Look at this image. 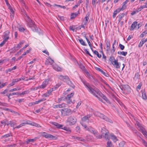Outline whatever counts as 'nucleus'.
Returning a JSON list of instances; mask_svg holds the SVG:
<instances>
[{
    "label": "nucleus",
    "mask_w": 147,
    "mask_h": 147,
    "mask_svg": "<svg viewBox=\"0 0 147 147\" xmlns=\"http://www.w3.org/2000/svg\"><path fill=\"white\" fill-rule=\"evenodd\" d=\"M81 81L83 83L85 87L87 88L88 90L91 94L97 98H98V96H102V98L107 102H108L109 100L104 95L102 94L99 90L96 88H92L90 85L86 81L80 78Z\"/></svg>",
    "instance_id": "1"
},
{
    "label": "nucleus",
    "mask_w": 147,
    "mask_h": 147,
    "mask_svg": "<svg viewBox=\"0 0 147 147\" xmlns=\"http://www.w3.org/2000/svg\"><path fill=\"white\" fill-rule=\"evenodd\" d=\"M25 20L26 21L27 26L34 32L37 30V27L34 24V22L32 20L28 15L25 13L24 15Z\"/></svg>",
    "instance_id": "2"
},
{
    "label": "nucleus",
    "mask_w": 147,
    "mask_h": 147,
    "mask_svg": "<svg viewBox=\"0 0 147 147\" xmlns=\"http://www.w3.org/2000/svg\"><path fill=\"white\" fill-rule=\"evenodd\" d=\"M81 124L82 126L86 128L87 130L90 131L91 133H93L97 138H102V136L100 135L98 136V132L94 128L90 126L87 127L86 125L82 122H81Z\"/></svg>",
    "instance_id": "3"
},
{
    "label": "nucleus",
    "mask_w": 147,
    "mask_h": 147,
    "mask_svg": "<svg viewBox=\"0 0 147 147\" xmlns=\"http://www.w3.org/2000/svg\"><path fill=\"white\" fill-rule=\"evenodd\" d=\"M109 60L115 68L118 69L120 68L121 63L118 62V59H115L113 56H111Z\"/></svg>",
    "instance_id": "4"
},
{
    "label": "nucleus",
    "mask_w": 147,
    "mask_h": 147,
    "mask_svg": "<svg viewBox=\"0 0 147 147\" xmlns=\"http://www.w3.org/2000/svg\"><path fill=\"white\" fill-rule=\"evenodd\" d=\"M94 115L110 123H112V121L109 119L106 116L102 113H101L95 111L94 113Z\"/></svg>",
    "instance_id": "5"
},
{
    "label": "nucleus",
    "mask_w": 147,
    "mask_h": 147,
    "mask_svg": "<svg viewBox=\"0 0 147 147\" xmlns=\"http://www.w3.org/2000/svg\"><path fill=\"white\" fill-rule=\"evenodd\" d=\"M67 121L69 125H72L76 123L77 121V119L74 116H70L68 117Z\"/></svg>",
    "instance_id": "6"
},
{
    "label": "nucleus",
    "mask_w": 147,
    "mask_h": 147,
    "mask_svg": "<svg viewBox=\"0 0 147 147\" xmlns=\"http://www.w3.org/2000/svg\"><path fill=\"white\" fill-rule=\"evenodd\" d=\"M136 124L138 126L137 127L138 129L141 131L145 136H147V132L146 131L145 128L143 127L142 125L138 122H136Z\"/></svg>",
    "instance_id": "7"
},
{
    "label": "nucleus",
    "mask_w": 147,
    "mask_h": 147,
    "mask_svg": "<svg viewBox=\"0 0 147 147\" xmlns=\"http://www.w3.org/2000/svg\"><path fill=\"white\" fill-rule=\"evenodd\" d=\"M74 94V92H73L70 94L67 95L66 97V102L69 105L72 103H73L72 100V98H73Z\"/></svg>",
    "instance_id": "8"
},
{
    "label": "nucleus",
    "mask_w": 147,
    "mask_h": 147,
    "mask_svg": "<svg viewBox=\"0 0 147 147\" xmlns=\"http://www.w3.org/2000/svg\"><path fill=\"white\" fill-rule=\"evenodd\" d=\"M102 136L106 139H109V133L108 131L105 127L101 129Z\"/></svg>",
    "instance_id": "9"
},
{
    "label": "nucleus",
    "mask_w": 147,
    "mask_h": 147,
    "mask_svg": "<svg viewBox=\"0 0 147 147\" xmlns=\"http://www.w3.org/2000/svg\"><path fill=\"white\" fill-rule=\"evenodd\" d=\"M61 114L63 116H65L71 113V110L69 109L64 108L61 110Z\"/></svg>",
    "instance_id": "10"
},
{
    "label": "nucleus",
    "mask_w": 147,
    "mask_h": 147,
    "mask_svg": "<svg viewBox=\"0 0 147 147\" xmlns=\"http://www.w3.org/2000/svg\"><path fill=\"white\" fill-rule=\"evenodd\" d=\"M23 121L24 122L23 123H22L23 124L24 126L25 124H29L37 127H39L40 126L39 125L33 122H32L29 120H24Z\"/></svg>",
    "instance_id": "11"
},
{
    "label": "nucleus",
    "mask_w": 147,
    "mask_h": 147,
    "mask_svg": "<svg viewBox=\"0 0 147 147\" xmlns=\"http://www.w3.org/2000/svg\"><path fill=\"white\" fill-rule=\"evenodd\" d=\"M92 116V115L91 114H88L83 117L82 118V121H85L87 120H89V122H92L93 121V119H90V120L89 119Z\"/></svg>",
    "instance_id": "12"
},
{
    "label": "nucleus",
    "mask_w": 147,
    "mask_h": 147,
    "mask_svg": "<svg viewBox=\"0 0 147 147\" xmlns=\"http://www.w3.org/2000/svg\"><path fill=\"white\" fill-rule=\"evenodd\" d=\"M42 136L47 138L53 139L55 136L50 134H47L45 132H43L42 134Z\"/></svg>",
    "instance_id": "13"
},
{
    "label": "nucleus",
    "mask_w": 147,
    "mask_h": 147,
    "mask_svg": "<svg viewBox=\"0 0 147 147\" xmlns=\"http://www.w3.org/2000/svg\"><path fill=\"white\" fill-rule=\"evenodd\" d=\"M49 81L48 79L45 80L43 82L42 85L39 86L40 88L43 89L45 88L48 84Z\"/></svg>",
    "instance_id": "14"
},
{
    "label": "nucleus",
    "mask_w": 147,
    "mask_h": 147,
    "mask_svg": "<svg viewBox=\"0 0 147 147\" xmlns=\"http://www.w3.org/2000/svg\"><path fill=\"white\" fill-rule=\"evenodd\" d=\"M129 1V0H126L123 3V5L122 7L119 8L121 11H123L127 7L126 4Z\"/></svg>",
    "instance_id": "15"
},
{
    "label": "nucleus",
    "mask_w": 147,
    "mask_h": 147,
    "mask_svg": "<svg viewBox=\"0 0 147 147\" xmlns=\"http://www.w3.org/2000/svg\"><path fill=\"white\" fill-rule=\"evenodd\" d=\"M50 123L55 126L57 128H62L63 126V125L59 124H58V123L55 122L51 121L50 122Z\"/></svg>",
    "instance_id": "16"
},
{
    "label": "nucleus",
    "mask_w": 147,
    "mask_h": 147,
    "mask_svg": "<svg viewBox=\"0 0 147 147\" xmlns=\"http://www.w3.org/2000/svg\"><path fill=\"white\" fill-rule=\"evenodd\" d=\"M53 67L54 69L57 71H61V68L56 64L53 65Z\"/></svg>",
    "instance_id": "17"
},
{
    "label": "nucleus",
    "mask_w": 147,
    "mask_h": 147,
    "mask_svg": "<svg viewBox=\"0 0 147 147\" xmlns=\"http://www.w3.org/2000/svg\"><path fill=\"white\" fill-rule=\"evenodd\" d=\"M142 94V99L144 100H146L147 99V96L146 93L144 90L141 91Z\"/></svg>",
    "instance_id": "18"
},
{
    "label": "nucleus",
    "mask_w": 147,
    "mask_h": 147,
    "mask_svg": "<svg viewBox=\"0 0 147 147\" xmlns=\"http://www.w3.org/2000/svg\"><path fill=\"white\" fill-rule=\"evenodd\" d=\"M66 104L65 103H62L59 104L57 105H55V107L56 108H61L62 107H66Z\"/></svg>",
    "instance_id": "19"
},
{
    "label": "nucleus",
    "mask_w": 147,
    "mask_h": 147,
    "mask_svg": "<svg viewBox=\"0 0 147 147\" xmlns=\"http://www.w3.org/2000/svg\"><path fill=\"white\" fill-rule=\"evenodd\" d=\"M137 24V22L136 21L134 22L132 24L130 30H133L136 28Z\"/></svg>",
    "instance_id": "20"
},
{
    "label": "nucleus",
    "mask_w": 147,
    "mask_h": 147,
    "mask_svg": "<svg viewBox=\"0 0 147 147\" xmlns=\"http://www.w3.org/2000/svg\"><path fill=\"white\" fill-rule=\"evenodd\" d=\"M110 136L112 140L114 142H115L118 140L117 137L114 135L113 134H111Z\"/></svg>",
    "instance_id": "21"
},
{
    "label": "nucleus",
    "mask_w": 147,
    "mask_h": 147,
    "mask_svg": "<svg viewBox=\"0 0 147 147\" xmlns=\"http://www.w3.org/2000/svg\"><path fill=\"white\" fill-rule=\"evenodd\" d=\"M89 18V13H87L84 18L85 20L84 21V24L86 25L87 23Z\"/></svg>",
    "instance_id": "22"
},
{
    "label": "nucleus",
    "mask_w": 147,
    "mask_h": 147,
    "mask_svg": "<svg viewBox=\"0 0 147 147\" xmlns=\"http://www.w3.org/2000/svg\"><path fill=\"white\" fill-rule=\"evenodd\" d=\"M120 11H121V10L119 8L117 9L115 11L113 12V18H115L117 14L119 13Z\"/></svg>",
    "instance_id": "23"
},
{
    "label": "nucleus",
    "mask_w": 147,
    "mask_h": 147,
    "mask_svg": "<svg viewBox=\"0 0 147 147\" xmlns=\"http://www.w3.org/2000/svg\"><path fill=\"white\" fill-rule=\"evenodd\" d=\"M37 138L36 137H35L33 139H29L26 141V143L27 144H29L31 142H33L34 141H36Z\"/></svg>",
    "instance_id": "24"
},
{
    "label": "nucleus",
    "mask_w": 147,
    "mask_h": 147,
    "mask_svg": "<svg viewBox=\"0 0 147 147\" xmlns=\"http://www.w3.org/2000/svg\"><path fill=\"white\" fill-rule=\"evenodd\" d=\"M85 73L87 77H88L89 79L91 80L94 79L93 77L92 76H91L90 75L88 72L86 71L85 72Z\"/></svg>",
    "instance_id": "25"
},
{
    "label": "nucleus",
    "mask_w": 147,
    "mask_h": 147,
    "mask_svg": "<svg viewBox=\"0 0 147 147\" xmlns=\"http://www.w3.org/2000/svg\"><path fill=\"white\" fill-rule=\"evenodd\" d=\"M21 47V46L20 45L19 43L18 44L16 47H14L12 49V50L13 51L14 50H15L14 51L15 52L16 51L18 50Z\"/></svg>",
    "instance_id": "26"
},
{
    "label": "nucleus",
    "mask_w": 147,
    "mask_h": 147,
    "mask_svg": "<svg viewBox=\"0 0 147 147\" xmlns=\"http://www.w3.org/2000/svg\"><path fill=\"white\" fill-rule=\"evenodd\" d=\"M106 45L107 48V50L108 51L110 49V42L108 40H107L106 43Z\"/></svg>",
    "instance_id": "27"
},
{
    "label": "nucleus",
    "mask_w": 147,
    "mask_h": 147,
    "mask_svg": "<svg viewBox=\"0 0 147 147\" xmlns=\"http://www.w3.org/2000/svg\"><path fill=\"white\" fill-rule=\"evenodd\" d=\"M67 84L70 86L74 88V84H73L72 82L70 81V79L67 82H66Z\"/></svg>",
    "instance_id": "28"
},
{
    "label": "nucleus",
    "mask_w": 147,
    "mask_h": 147,
    "mask_svg": "<svg viewBox=\"0 0 147 147\" xmlns=\"http://www.w3.org/2000/svg\"><path fill=\"white\" fill-rule=\"evenodd\" d=\"M23 79L22 78H16L15 79L13 80L12 81V82H13V83H14L15 84V83L16 82H17L18 81H21L22 80H23Z\"/></svg>",
    "instance_id": "29"
},
{
    "label": "nucleus",
    "mask_w": 147,
    "mask_h": 147,
    "mask_svg": "<svg viewBox=\"0 0 147 147\" xmlns=\"http://www.w3.org/2000/svg\"><path fill=\"white\" fill-rule=\"evenodd\" d=\"M107 147H113V145L111 141L109 140L107 143Z\"/></svg>",
    "instance_id": "30"
},
{
    "label": "nucleus",
    "mask_w": 147,
    "mask_h": 147,
    "mask_svg": "<svg viewBox=\"0 0 147 147\" xmlns=\"http://www.w3.org/2000/svg\"><path fill=\"white\" fill-rule=\"evenodd\" d=\"M21 90V88L19 87H17L15 88H14L11 89L9 91V92H12L13 91H16L17 90Z\"/></svg>",
    "instance_id": "31"
},
{
    "label": "nucleus",
    "mask_w": 147,
    "mask_h": 147,
    "mask_svg": "<svg viewBox=\"0 0 147 147\" xmlns=\"http://www.w3.org/2000/svg\"><path fill=\"white\" fill-rule=\"evenodd\" d=\"M98 1L97 0H92V4L94 7H96V3H98Z\"/></svg>",
    "instance_id": "32"
},
{
    "label": "nucleus",
    "mask_w": 147,
    "mask_h": 147,
    "mask_svg": "<svg viewBox=\"0 0 147 147\" xmlns=\"http://www.w3.org/2000/svg\"><path fill=\"white\" fill-rule=\"evenodd\" d=\"M145 8H147V6L146 5H141L139 8L138 9V11H141L143 9Z\"/></svg>",
    "instance_id": "33"
},
{
    "label": "nucleus",
    "mask_w": 147,
    "mask_h": 147,
    "mask_svg": "<svg viewBox=\"0 0 147 147\" xmlns=\"http://www.w3.org/2000/svg\"><path fill=\"white\" fill-rule=\"evenodd\" d=\"M78 40L80 44L83 46H86V44L82 39H79Z\"/></svg>",
    "instance_id": "34"
},
{
    "label": "nucleus",
    "mask_w": 147,
    "mask_h": 147,
    "mask_svg": "<svg viewBox=\"0 0 147 147\" xmlns=\"http://www.w3.org/2000/svg\"><path fill=\"white\" fill-rule=\"evenodd\" d=\"M93 53L95 55H96L99 58H100L101 57V54H99L98 52L96 51H93Z\"/></svg>",
    "instance_id": "35"
},
{
    "label": "nucleus",
    "mask_w": 147,
    "mask_h": 147,
    "mask_svg": "<svg viewBox=\"0 0 147 147\" xmlns=\"http://www.w3.org/2000/svg\"><path fill=\"white\" fill-rule=\"evenodd\" d=\"M118 53L119 55H121L123 56H125L127 54V52H124V51H118Z\"/></svg>",
    "instance_id": "36"
},
{
    "label": "nucleus",
    "mask_w": 147,
    "mask_h": 147,
    "mask_svg": "<svg viewBox=\"0 0 147 147\" xmlns=\"http://www.w3.org/2000/svg\"><path fill=\"white\" fill-rule=\"evenodd\" d=\"M6 124L7 125H10L11 127H13L15 125V123L12 122V121H10L8 122V123H7Z\"/></svg>",
    "instance_id": "37"
},
{
    "label": "nucleus",
    "mask_w": 147,
    "mask_h": 147,
    "mask_svg": "<svg viewBox=\"0 0 147 147\" xmlns=\"http://www.w3.org/2000/svg\"><path fill=\"white\" fill-rule=\"evenodd\" d=\"M29 92L28 90H26L23 92H22L20 93L19 94V95H24L29 93Z\"/></svg>",
    "instance_id": "38"
},
{
    "label": "nucleus",
    "mask_w": 147,
    "mask_h": 147,
    "mask_svg": "<svg viewBox=\"0 0 147 147\" xmlns=\"http://www.w3.org/2000/svg\"><path fill=\"white\" fill-rule=\"evenodd\" d=\"M77 15V14L76 13H72L71 14V19H73L76 17Z\"/></svg>",
    "instance_id": "39"
},
{
    "label": "nucleus",
    "mask_w": 147,
    "mask_h": 147,
    "mask_svg": "<svg viewBox=\"0 0 147 147\" xmlns=\"http://www.w3.org/2000/svg\"><path fill=\"white\" fill-rule=\"evenodd\" d=\"M64 80L63 81L66 82H67L68 81L69 79V77L67 76H64Z\"/></svg>",
    "instance_id": "40"
},
{
    "label": "nucleus",
    "mask_w": 147,
    "mask_h": 147,
    "mask_svg": "<svg viewBox=\"0 0 147 147\" xmlns=\"http://www.w3.org/2000/svg\"><path fill=\"white\" fill-rule=\"evenodd\" d=\"M76 139L79 141H83L84 140V139L81 137H77L76 138Z\"/></svg>",
    "instance_id": "41"
},
{
    "label": "nucleus",
    "mask_w": 147,
    "mask_h": 147,
    "mask_svg": "<svg viewBox=\"0 0 147 147\" xmlns=\"http://www.w3.org/2000/svg\"><path fill=\"white\" fill-rule=\"evenodd\" d=\"M11 136V134H6L5 135H4L2 137V138L3 139H5L6 138H8Z\"/></svg>",
    "instance_id": "42"
},
{
    "label": "nucleus",
    "mask_w": 147,
    "mask_h": 147,
    "mask_svg": "<svg viewBox=\"0 0 147 147\" xmlns=\"http://www.w3.org/2000/svg\"><path fill=\"white\" fill-rule=\"evenodd\" d=\"M125 15V13H122L120 14L119 16V20L121 21L122 18Z\"/></svg>",
    "instance_id": "43"
},
{
    "label": "nucleus",
    "mask_w": 147,
    "mask_h": 147,
    "mask_svg": "<svg viewBox=\"0 0 147 147\" xmlns=\"http://www.w3.org/2000/svg\"><path fill=\"white\" fill-rule=\"evenodd\" d=\"M40 88L39 87V86L35 87H32L31 88H30V90L32 91H34Z\"/></svg>",
    "instance_id": "44"
},
{
    "label": "nucleus",
    "mask_w": 147,
    "mask_h": 147,
    "mask_svg": "<svg viewBox=\"0 0 147 147\" xmlns=\"http://www.w3.org/2000/svg\"><path fill=\"white\" fill-rule=\"evenodd\" d=\"M142 143L143 145L145 147H147V142L146 141L142 139Z\"/></svg>",
    "instance_id": "45"
},
{
    "label": "nucleus",
    "mask_w": 147,
    "mask_h": 147,
    "mask_svg": "<svg viewBox=\"0 0 147 147\" xmlns=\"http://www.w3.org/2000/svg\"><path fill=\"white\" fill-rule=\"evenodd\" d=\"M124 87L126 88V89H124V90L125 92H128L129 90V87L128 85H126L124 86Z\"/></svg>",
    "instance_id": "46"
},
{
    "label": "nucleus",
    "mask_w": 147,
    "mask_h": 147,
    "mask_svg": "<svg viewBox=\"0 0 147 147\" xmlns=\"http://www.w3.org/2000/svg\"><path fill=\"white\" fill-rule=\"evenodd\" d=\"M64 76L62 75H58L57 76V77L59 79L63 81L64 80Z\"/></svg>",
    "instance_id": "47"
},
{
    "label": "nucleus",
    "mask_w": 147,
    "mask_h": 147,
    "mask_svg": "<svg viewBox=\"0 0 147 147\" xmlns=\"http://www.w3.org/2000/svg\"><path fill=\"white\" fill-rule=\"evenodd\" d=\"M26 29L23 27H21L19 28V31L20 32H23L26 30Z\"/></svg>",
    "instance_id": "48"
},
{
    "label": "nucleus",
    "mask_w": 147,
    "mask_h": 147,
    "mask_svg": "<svg viewBox=\"0 0 147 147\" xmlns=\"http://www.w3.org/2000/svg\"><path fill=\"white\" fill-rule=\"evenodd\" d=\"M147 34V30H145L140 35V36L141 37H143L146 34Z\"/></svg>",
    "instance_id": "49"
},
{
    "label": "nucleus",
    "mask_w": 147,
    "mask_h": 147,
    "mask_svg": "<svg viewBox=\"0 0 147 147\" xmlns=\"http://www.w3.org/2000/svg\"><path fill=\"white\" fill-rule=\"evenodd\" d=\"M19 94H20V92H13L9 94V95H10L11 96L14 95H19Z\"/></svg>",
    "instance_id": "50"
},
{
    "label": "nucleus",
    "mask_w": 147,
    "mask_h": 147,
    "mask_svg": "<svg viewBox=\"0 0 147 147\" xmlns=\"http://www.w3.org/2000/svg\"><path fill=\"white\" fill-rule=\"evenodd\" d=\"M85 38L86 39L89 47H90V48H91V47H92V45L91 44L90 42L89 41L88 39L87 38L86 36L85 37Z\"/></svg>",
    "instance_id": "51"
},
{
    "label": "nucleus",
    "mask_w": 147,
    "mask_h": 147,
    "mask_svg": "<svg viewBox=\"0 0 147 147\" xmlns=\"http://www.w3.org/2000/svg\"><path fill=\"white\" fill-rule=\"evenodd\" d=\"M145 42H144V41L143 40H142L139 44V45H138L139 47H142V46L143 44Z\"/></svg>",
    "instance_id": "52"
},
{
    "label": "nucleus",
    "mask_w": 147,
    "mask_h": 147,
    "mask_svg": "<svg viewBox=\"0 0 147 147\" xmlns=\"http://www.w3.org/2000/svg\"><path fill=\"white\" fill-rule=\"evenodd\" d=\"M142 86V84L141 83H139V85L138 86L137 88V90L138 91H139V90L140 89L141 87Z\"/></svg>",
    "instance_id": "53"
},
{
    "label": "nucleus",
    "mask_w": 147,
    "mask_h": 147,
    "mask_svg": "<svg viewBox=\"0 0 147 147\" xmlns=\"http://www.w3.org/2000/svg\"><path fill=\"white\" fill-rule=\"evenodd\" d=\"M30 50L29 49V50H27L26 51L24 52L23 54L22 55V56H23L24 55H25L28 54L29 53V52L30 51Z\"/></svg>",
    "instance_id": "54"
},
{
    "label": "nucleus",
    "mask_w": 147,
    "mask_h": 147,
    "mask_svg": "<svg viewBox=\"0 0 147 147\" xmlns=\"http://www.w3.org/2000/svg\"><path fill=\"white\" fill-rule=\"evenodd\" d=\"M139 12V11H138V9H137V10H136L135 11H133L131 13V15H134L136 13L138 12Z\"/></svg>",
    "instance_id": "55"
},
{
    "label": "nucleus",
    "mask_w": 147,
    "mask_h": 147,
    "mask_svg": "<svg viewBox=\"0 0 147 147\" xmlns=\"http://www.w3.org/2000/svg\"><path fill=\"white\" fill-rule=\"evenodd\" d=\"M46 100V99L45 98H42L40 100H38L36 101L38 104L39 103L43 101Z\"/></svg>",
    "instance_id": "56"
},
{
    "label": "nucleus",
    "mask_w": 147,
    "mask_h": 147,
    "mask_svg": "<svg viewBox=\"0 0 147 147\" xmlns=\"http://www.w3.org/2000/svg\"><path fill=\"white\" fill-rule=\"evenodd\" d=\"M101 73L104 76H106V77H108L109 76V75L106 72H105L104 71H103Z\"/></svg>",
    "instance_id": "57"
},
{
    "label": "nucleus",
    "mask_w": 147,
    "mask_h": 147,
    "mask_svg": "<svg viewBox=\"0 0 147 147\" xmlns=\"http://www.w3.org/2000/svg\"><path fill=\"white\" fill-rule=\"evenodd\" d=\"M119 47L121 50H123L125 48L124 46L121 44H119Z\"/></svg>",
    "instance_id": "58"
},
{
    "label": "nucleus",
    "mask_w": 147,
    "mask_h": 147,
    "mask_svg": "<svg viewBox=\"0 0 147 147\" xmlns=\"http://www.w3.org/2000/svg\"><path fill=\"white\" fill-rule=\"evenodd\" d=\"M49 59V63L51 65H52L54 62V61L51 58Z\"/></svg>",
    "instance_id": "59"
},
{
    "label": "nucleus",
    "mask_w": 147,
    "mask_h": 147,
    "mask_svg": "<svg viewBox=\"0 0 147 147\" xmlns=\"http://www.w3.org/2000/svg\"><path fill=\"white\" fill-rule=\"evenodd\" d=\"M82 103V102L81 101H80L79 102H78L77 103L76 107L77 108H79L80 106L81 105Z\"/></svg>",
    "instance_id": "60"
},
{
    "label": "nucleus",
    "mask_w": 147,
    "mask_h": 147,
    "mask_svg": "<svg viewBox=\"0 0 147 147\" xmlns=\"http://www.w3.org/2000/svg\"><path fill=\"white\" fill-rule=\"evenodd\" d=\"M53 88H52L51 89L49 90H48V92H47V93L48 94L49 96V95H51V92L52 91H53Z\"/></svg>",
    "instance_id": "61"
},
{
    "label": "nucleus",
    "mask_w": 147,
    "mask_h": 147,
    "mask_svg": "<svg viewBox=\"0 0 147 147\" xmlns=\"http://www.w3.org/2000/svg\"><path fill=\"white\" fill-rule=\"evenodd\" d=\"M7 121L6 119L3 120L2 121H1V124H4V125H5V124H6V123L7 122Z\"/></svg>",
    "instance_id": "62"
},
{
    "label": "nucleus",
    "mask_w": 147,
    "mask_h": 147,
    "mask_svg": "<svg viewBox=\"0 0 147 147\" xmlns=\"http://www.w3.org/2000/svg\"><path fill=\"white\" fill-rule=\"evenodd\" d=\"M24 100V99L22 98V99H18L16 101L19 102V103H20L23 101Z\"/></svg>",
    "instance_id": "63"
},
{
    "label": "nucleus",
    "mask_w": 147,
    "mask_h": 147,
    "mask_svg": "<svg viewBox=\"0 0 147 147\" xmlns=\"http://www.w3.org/2000/svg\"><path fill=\"white\" fill-rule=\"evenodd\" d=\"M8 92L7 89L5 90L3 92H1V94H5Z\"/></svg>",
    "instance_id": "64"
}]
</instances>
